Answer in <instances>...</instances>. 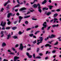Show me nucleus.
<instances>
[{
  "label": "nucleus",
  "mask_w": 61,
  "mask_h": 61,
  "mask_svg": "<svg viewBox=\"0 0 61 61\" xmlns=\"http://www.w3.org/2000/svg\"><path fill=\"white\" fill-rule=\"evenodd\" d=\"M40 40H37V41L38 42H39V41H40L41 42H42V41H43V37H40Z\"/></svg>",
  "instance_id": "obj_4"
},
{
  "label": "nucleus",
  "mask_w": 61,
  "mask_h": 61,
  "mask_svg": "<svg viewBox=\"0 0 61 61\" xmlns=\"http://www.w3.org/2000/svg\"><path fill=\"white\" fill-rule=\"evenodd\" d=\"M8 4V3L6 2L4 4V6H6V5H7Z\"/></svg>",
  "instance_id": "obj_42"
},
{
  "label": "nucleus",
  "mask_w": 61,
  "mask_h": 61,
  "mask_svg": "<svg viewBox=\"0 0 61 61\" xmlns=\"http://www.w3.org/2000/svg\"><path fill=\"white\" fill-rule=\"evenodd\" d=\"M35 2L36 1H34L33 2H31V5H33V4L34 3H35Z\"/></svg>",
  "instance_id": "obj_47"
},
{
  "label": "nucleus",
  "mask_w": 61,
  "mask_h": 61,
  "mask_svg": "<svg viewBox=\"0 0 61 61\" xmlns=\"http://www.w3.org/2000/svg\"><path fill=\"white\" fill-rule=\"evenodd\" d=\"M48 6L49 7V9L50 10L51 9H52V7H53V6L51 5H49Z\"/></svg>",
  "instance_id": "obj_22"
},
{
  "label": "nucleus",
  "mask_w": 61,
  "mask_h": 61,
  "mask_svg": "<svg viewBox=\"0 0 61 61\" xmlns=\"http://www.w3.org/2000/svg\"><path fill=\"white\" fill-rule=\"evenodd\" d=\"M26 10V8H25V7H23L20 9L19 10V11H23V10Z\"/></svg>",
  "instance_id": "obj_8"
},
{
  "label": "nucleus",
  "mask_w": 61,
  "mask_h": 61,
  "mask_svg": "<svg viewBox=\"0 0 61 61\" xmlns=\"http://www.w3.org/2000/svg\"><path fill=\"white\" fill-rule=\"evenodd\" d=\"M47 53L48 54H49L50 53V52H48V51H47L46 52V55Z\"/></svg>",
  "instance_id": "obj_30"
},
{
  "label": "nucleus",
  "mask_w": 61,
  "mask_h": 61,
  "mask_svg": "<svg viewBox=\"0 0 61 61\" xmlns=\"http://www.w3.org/2000/svg\"><path fill=\"white\" fill-rule=\"evenodd\" d=\"M12 49V50H13V51H15V48H14L13 47H12V48H11Z\"/></svg>",
  "instance_id": "obj_48"
},
{
  "label": "nucleus",
  "mask_w": 61,
  "mask_h": 61,
  "mask_svg": "<svg viewBox=\"0 0 61 61\" xmlns=\"http://www.w3.org/2000/svg\"><path fill=\"white\" fill-rule=\"evenodd\" d=\"M16 15H19V13L18 12L16 14Z\"/></svg>",
  "instance_id": "obj_61"
},
{
  "label": "nucleus",
  "mask_w": 61,
  "mask_h": 61,
  "mask_svg": "<svg viewBox=\"0 0 61 61\" xmlns=\"http://www.w3.org/2000/svg\"><path fill=\"white\" fill-rule=\"evenodd\" d=\"M33 7L34 8H36L37 7V5L36 4H34L33 5Z\"/></svg>",
  "instance_id": "obj_17"
},
{
  "label": "nucleus",
  "mask_w": 61,
  "mask_h": 61,
  "mask_svg": "<svg viewBox=\"0 0 61 61\" xmlns=\"http://www.w3.org/2000/svg\"><path fill=\"white\" fill-rule=\"evenodd\" d=\"M56 36V35L52 34L51 36H49V37L50 38H52L54 37H55Z\"/></svg>",
  "instance_id": "obj_3"
},
{
  "label": "nucleus",
  "mask_w": 61,
  "mask_h": 61,
  "mask_svg": "<svg viewBox=\"0 0 61 61\" xmlns=\"http://www.w3.org/2000/svg\"><path fill=\"white\" fill-rule=\"evenodd\" d=\"M17 21H16L14 22V24H16V23H17Z\"/></svg>",
  "instance_id": "obj_56"
},
{
  "label": "nucleus",
  "mask_w": 61,
  "mask_h": 61,
  "mask_svg": "<svg viewBox=\"0 0 61 61\" xmlns=\"http://www.w3.org/2000/svg\"><path fill=\"white\" fill-rule=\"evenodd\" d=\"M56 56V55L55 56H53V58H55V57Z\"/></svg>",
  "instance_id": "obj_63"
},
{
  "label": "nucleus",
  "mask_w": 61,
  "mask_h": 61,
  "mask_svg": "<svg viewBox=\"0 0 61 61\" xmlns=\"http://www.w3.org/2000/svg\"><path fill=\"white\" fill-rule=\"evenodd\" d=\"M38 27V25H36L35 27V28H37Z\"/></svg>",
  "instance_id": "obj_57"
},
{
  "label": "nucleus",
  "mask_w": 61,
  "mask_h": 61,
  "mask_svg": "<svg viewBox=\"0 0 61 61\" xmlns=\"http://www.w3.org/2000/svg\"><path fill=\"white\" fill-rule=\"evenodd\" d=\"M37 5V6H38V7H39L40 6V4H38Z\"/></svg>",
  "instance_id": "obj_50"
},
{
  "label": "nucleus",
  "mask_w": 61,
  "mask_h": 61,
  "mask_svg": "<svg viewBox=\"0 0 61 61\" xmlns=\"http://www.w3.org/2000/svg\"><path fill=\"white\" fill-rule=\"evenodd\" d=\"M51 27V26L48 27L47 29V30H49V29H50V27Z\"/></svg>",
  "instance_id": "obj_34"
},
{
  "label": "nucleus",
  "mask_w": 61,
  "mask_h": 61,
  "mask_svg": "<svg viewBox=\"0 0 61 61\" xmlns=\"http://www.w3.org/2000/svg\"><path fill=\"white\" fill-rule=\"evenodd\" d=\"M25 23L26 24H28V22L27 21H26L25 22Z\"/></svg>",
  "instance_id": "obj_37"
},
{
  "label": "nucleus",
  "mask_w": 61,
  "mask_h": 61,
  "mask_svg": "<svg viewBox=\"0 0 61 61\" xmlns=\"http://www.w3.org/2000/svg\"><path fill=\"white\" fill-rule=\"evenodd\" d=\"M36 43V40H35L33 42V44H35V43Z\"/></svg>",
  "instance_id": "obj_35"
},
{
  "label": "nucleus",
  "mask_w": 61,
  "mask_h": 61,
  "mask_svg": "<svg viewBox=\"0 0 61 61\" xmlns=\"http://www.w3.org/2000/svg\"><path fill=\"white\" fill-rule=\"evenodd\" d=\"M5 24H6V23H5V22H4L3 23V21H2L0 25H1L2 26L4 27L5 26Z\"/></svg>",
  "instance_id": "obj_2"
},
{
  "label": "nucleus",
  "mask_w": 61,
  "mask_h": 61,
  "mask_svg": "<svg viewBox=\"0 0 61 61\" xmlns=\"http://www.w3.org/2000/svg\"><path fill=\"white\" fill-rule=\"evenodd\" d=\"M19 18L21 20L23 18V17H21V16H20L19 17Z\"/></svg>",
  "instance_id": "obj_29"
},
{
  "label": "nucleus",
  "mask_w": 61,
  "mask_h": 61,
  "mask_svg": "<svg viewBox=\"0 0 61 61\" xmlns=\"http://www.w3.org/2000/svg\"><path fill=\"white\" fill-rule=\"evenodd\" d=\"M46 22H44V23L43 24V25L44 26V28H46Z\"/></svg>",
  "instance_id": "obj_6"
},
{
  "label": "nucleus",
  "mask_w": 61,
  "mask_h": 61,
  "mask_svg": "<svg viewBox=\"0 0 61 61\" xmlns=\"http://www.w3.org/2000/svg\"><path fill=\"white\" fill-rule=\"evenodd\" d=\"M29 36L30 37H32V36H33L34 34H30L29 35Z\"/></svg>",
  "instance_id": "obj_23"
},
{
  "label": "nucleus",
  "mask_w": 61,
  "mask_h": 61,
  "mask_svg": "<svg viewBox=\"0 0 61 61\" xmlns=\"http://www.w3.org/2000/svg\"><path fill=\"white\" fill-rule=\"evenodd\" d=\"M17 28V27H14L13 28H12V30H15V29H16Z\"/></svg>",
  "instance_id": "obj_18"
},
{
  "label": "nucleus",
  "mask_w": 61,
  "mask_h": 61,
  "mask_svg": "<svg viewBox=\"0 0 61 61\" xmlns=\"http://www.w3.org/2000/svg\"><path fill=\"white\" fill-rule=\"evenodd\" d=\"M55 10H51V12H55Z\"/></svg>",
  "instance_id": "obj_64"
},
{
  "label": "nucleus",
  "mask_w": 61,
  "mask_h": 61,
  "mask_svg": "<svg viewBox=\"0 0 61 61\" xmlns=\"http://www.w3.org/2000/svg\"><path fill=\"white\" fill-rule=\"evenodd\" d=\"M51 14V12H48L46 13V15H49Z\"/></svg>",
  "instance_id": "obj_15"
},
{
  "label": "nucleus",
  "mask_w": 61,
  "mask_h": 61,
  "mask_svg": "<svg viewBox=\"0 0 61 61\" xmlns=\"http://www.w3.org/2000/svg\"><path fill=\"white\" fill-rule=\"evenodd\" d=\"M54 21H53V23H55V22H56V21H58V20L55 17L54 18Z\"/></svg>",
  "instance_id": "obj_10"
},
{
  "label": "nucleus",
  "mask_w": 61,
  "mask_h": 61,
  "mask_svg": "<svg viewBox=\"0 0 61 61\" xmlns=\"http://www.w3.org/2000/svg\"><path fill=\"white\" fill-rule=\"evenodd\" d=\"M42 42H41V41H40V42H38V43H37V45H39L40 43H41Z\"/></svg>",
  "instance_id": "obj_54"
},
{
  "label": "nucleus",
  "mask_w": 61,
  "mask_h": 61,
  "mask_svg": "<svg viewBox=\"0 0 61 61\" xmlns=\"http://www.w3.org/2000/svg\"><path fill=\"white\" fill-rule=\"evenodd\" d=\"M45 7V8H43V10H48V8H47V9Z\"/></svg>",
  "instance_id": "obj_31"
},
{
  "label": "nucleus",
  "mask_w": 61,
  "mask_h": 61,
  "mask_svg": "<svg viewBox=\"0 0 61 61\" xmlns=\"http://www.w3.org/2000/svg\"><path fill=\"white\" fill-rule=\"evenodd\" d=\"M59 26V25L57 24L56 25H52V27H57Z\"/></svg>",
  "instance_id": "obj_9"
},
{
  "label": "nucleus",
  "mask_w": 61,
  "mask_h": 61,
  "mask_svg": "<svg viewBox=\"0 0 61 61\" xmlns=\"http://www.w3.org/2000/svg\"><path fill=\"white\" fill-rule=\"evenodd\" d=\"M41 58V57L40 56H37L36 57V58H38L39 59H40V58Z\"/></svg>",
  "instance_id": "obj_36"
},
{
  "label": "nucleus",
  "mask_w": 61,
  "mask_h": 61,
  "mask_svg": "<svg viewBox=\"0 0 61 61\" xmlns=\"http://www.w3.org/2000/svg\"><path fill=\"white\" fill-rule=\"evenodd\" d=\"M3 10H4V8H2L1 9V10H0V12H3Z\"/></svg>",
  "instance_id": "obj_32"
},
{
  "label": "nucleus",
  "mask_w": 61,
  "mask_h": 61,
  "mask_svg": "<svg viewBox=\"0 0 61 61\" xmlns=\"http://www.w3.org/2000/svg\"><path fill=\"white\" fill-rule=\"evenodd\" d=\"M58 15V14L57 13H55L54 15V17H56Z\"/></svg>",
  "instance_id": "obj_21"
},
{
  "label": "nucleus",
  "mask_w": 61,
  "mask_h": 61,
  "mask_svg": "<svg viewBox=\"0 0 61 61\" xmlns=\"http://www.w3.org/2000/svg\"><path fill=\"white\" fill-rule=\"evenodd\" d=\"M23 48H24V46H23V44L21 43L20 45V47L19 48V50H23Z\"/></svg>",
  "instance_id": "obj_1"
},
{
  "label": "nucleus",
  "mask_w": 61,
  "mask_h": 61,
  "mask_svg": "<svg viewBox=\"0 0 61 61\" xmlns=\"http://www.w3.org/2000/svg\"><path fill=\"white\" fill-rule=\"evenodd\" d=\"M56 52V51L55 50H54L52 51V53H55Z\"/></svg>",
  "instance_id": "obj_33"
},
{
  "label": "nucleus",
  "mask_w": 61,
  "mask_h": 61,
  "mask_svg": "<svg viewBox=\"0 0 61 61\" xmlns=\"http://www.w3.org/2000/svg\"><path fill=\"white\" fill-rule=\"evenodd\" d=\"M10 55H15V53H13L12 52H11V53H10Z\"/></svg>",
  "instance_id": "obj_38"
},
{
  "label": "nucleus",
  "mask_w": 61,
  "mask_h": 61,
  "mask_svg": "<svg viewBox=\"0 0 61 61\" xmlns=\"http://www.w3.org/2000/svg\"><path fill=\"white\" fill-rule=\"evenodd\" d=\"M35 18V17H33V18H32L31 19L32 20H35V21H36V20H37V19L36 18Z\"/></svg>",
  "instance_id": "obj_12"
},
{
  "label": "nucleus",
  "mask_w": 61,
  "mask_h": 61,
  "mask_svg": "<svg viewBox=\"0 0 61 61\" xmlns=\"http://www.w3.org/2000/svg\"><path fill=\"white\" fill-rule=\"evenodd\" d=\"M58 44V41H56V43H55V44H54V45H57Z\"/></svg>",
  "instance_id": "obj_25"
},
{
  "label": "nucleus",
  "mask_w": 61,
  "mask_h": 61,
  "mask_svg": "<svg viewBox=\"0 0 61 61\" xmlns=\"http://www.w3.org/2000/svg\"><path fill=\"white\" fill-rule=\"evenodd\" d=\"M33 58H35V54H33Z\"/></svg>",
  "instance_id": "obj_55"
},
{
  "label": "nucleus",
  "mask_w": 61,
  "mask_h": 61,
  "mask_svg": "<svg viewBox=\"0 0 61 61\" xmlns=\"http://www.w3.org/2000/svg\"><path fill=\"white\" fill-rule=\"evenodd\" d=\"M30 50H31V48H28L27 49V50H28V51Z\"/></svg>",
  "instance_id": "obj_58"
},
{
  "label": "nucleus",
  "mask_w": 61,
  "mask_h": 61,
  "mask_svg": "<svg viewBox=\"0 0 61 61\" xmlns=\"http://www.w3.org/2000/svg\"><path fill=\"white\" fill-rule=\"evenodd\" d=\"M30 17V15H28L24 17V18H28V17Z\"/></svg>",
  "instance_id": "obj_16"
},
{
  "label": "nucleus",
  "mask_w": 61,
  "mask_h": 61,
  "mask_svg": "<svg viewBox=\"0 0 61 61\" xmlns=\"http://www.w3.org/2000/svg\"><path fill=\"white\" fill-rule=\"evenodd\" d=\"M18 46H19V45L18 44H17L15 45V47H17Z\"/></svg>",
  "instance_id": "obj_53"
},
{
  "label": "nucleus",
  "mask_w": 61,
  "mask_h": 61,
  "mask_svg": "<svg viewBox=\"0 0 61 61\" xmlns=\"http://www.w3.org/2000/svg\"><path fill=\"white\" fill-rule=\"evenodd\" d=\"M39 32H40V30H38L35 33V35H36L37 33H39Z\"/></svg>",
  "instance_id": "obj_24"
},
{
  "label": "nucleus",
  "mask_w": 61,
  "mask_h": 61,
  "mask_svg": "<svg viewBox=\"0 0 61 61\" xmlns=\"http://www.w3.org/2000/svg\"><path fill=\"white\" fill-rule=\"evenodd\" d=\"M10 21H9L7 23V24H8V25H10Z\"/></svg>",
  "instance_id": "obj_51"
},
{
  "label": "nucleus",
  "mask_w": 61,
  "mask_h": 61,
  "mask_svg": "<svg viewBox=\"0 0 61 61\" xmlns=\"http://www.w3.org/2000/svg\"><path fill=\"white\" fill-rule=\"evenodd\" d=\"M56 11H57V12H59V11H60V9H58L56 10Z\"/></svg>",
  "instance_id": "obj_45"
},
{
  "label": "nucleus",
  "mask_w": 61,
  "mask_h": 61,
  "mask_svg": "<svg viewBox=\"0 0 61 61\" xmlns=\"http://www.w3.org/2000/svg\"><path fill=\"white\" fill-rule=\"evenodd\" d=\"M38 11H39L40 13H41L42 12V10L41 9H38Z\"/></svg>",
  "instance_id": "obj_26"
},
{
  "label": "nucleus",
  "mask_w": 61,
  "mask_h": 61,
  "mask_svg": "<svg viewBox=\"0 0 61 61\" xmlns=\"http://www.w3.org/2000/svg\"><path fill=\"white\" fill-rule=\"evenodd\" d=\"M6 8H8L9 9V8H9V5H8L7 6V7Z\"/></svg>",
  "instance_id": "obj_40"
},
{
  "label": "nucleus",
  "mask_w": 61,
  "mask_h": 61,
  "mask_svg": "<svg viewBox=\"0 0 61 61\" xmlns=\"http://www.w3.org/2000/svg\"><path fill=\"white\" fill-rule=\"evenodd\" d=\"M4 31H2L1 32V34H2V35H4V34H4Z\"/></svg>",
  "instance_id": "obj_41"
},
{
  "label": "nucleus",
  "mask_w": 61,
  "mask_h": 61,
  "mask_svg": "<svg viewBox=\"0 0 61 61\" xmlns=\"http://www.w3.org/2000/svg\"><path fill=\"white\" fill-rule=\"evenodd\" d=\"M18 58H19V57H17L16 56H15L14 58V61H16V60H17V59H18Z\"/></svg>",
  "instance_id": "obj_7"
},
{
  "label": "nucleus",
  "mask_w": 61,
  "mask_h": 61,
  "mask_svg": "<svg viewBox=\"0 0 61 61\" xmlns=\"http://www.w3.org/2000/svg\"><path fill=\"white\" fill-rule=\"evenodd\" d=\"M39 48H37V50L36 51L37 52H38L39 51Z\"/></svg>",
  "instance_id": "obj_49"
},
{
  "label": "nucleus",
  "mask_w": 61,
  "mask_h": 61,
  "mask_svg": "<svg viewBox=\"0 0 61 61\" xmlns=\"http://www.w3.org/2000/svg\"><path fill=\"white\" fill-rule=\"evenodd\" d=\"M6 43L5 42H3L2 45V46L3 47H4V46H6Z\"/></svg>",
  "instance_id": "obj_11"
},
{
  "label": "nucleus",
  "mask_w": 61,
  "mask_h": 61,
  "mask_svg": "<svg viewBox=\"0 0 61 61\" xmlns=\"http://www.w3.org/2000/svg\"><path fill=\"white\" fill-rule=\"evenodd\" d=\"M10 28V27H7L6 28V29H9Z\"/></svg>",
  "instance_id": "obj_52"
},
{
  "label": "nucleus",
  "mask_w": 61,
  "mask_h": 61,
  "mask_svg": "<svg viewBox=\"0 0 61 61\" xmlns=\"http://www.w3.org/2000/svg\"><path fill=\"white\" fill-rule=\"evenodd\" d=\"M46 3V0H45L42 3V5H44V4H45Z\"/></svg>",
  "instance_id": "obj_13"
},
{
  "label": "nucleus",
  "mask_w": 61,
  "mask_h": 61,
  "mask_svg": "<svg viewBox=\"0 0 61 61\" xmlns=\"http://www.w3.org/2000/svg\"><path fill=\"white\" fill-rule=\"evenodd\" d=\"M10 15L13 16V14L12 13H8L7 15V17L8 18H9L10 16Z\"/></svg>",
  "instance_id": "obj_5"
},
{
  "label": "nucleus",
  "mask_w": 61,
  "mask_h": 61,
  "mask_svg": "<svg viewBox=\"0 0 61 61\" xmlns=\"http://www.w3.org/2000/svg\"><path fill=\"white\" fill-rule=\"evenodd\" d=\"M28 56L29 58H32V56L31 55H29Z\"/></svg>",
  "instance_id": "obj_44"
},
{
  "label": "nucleus",
  "mask_w": 61,
  "mask_h": 61,
  "mask_svg": "<svg viewBox=\"0 0 61 61\" xmlns=\"http://www.w3.org/2000/svg\"><path fill=\"white\" fill-rule=\"evenodd\" d=\"M20 6V5H18L16 6H15L14 7H19Z\"/></svg>",
  "instance_id": "obj_39"
},
{
  "label": "nucleus",
  "mask_w": 61,
  "mask_h": 61,
  "mask_svg": "<svg viewBox=\"0 0 61 61\" xmlns=\"http://www.w3.org/2000/svg\"><path fill=\"white\" fill-rule=\"evenodd\" d=\"M31 28H28L26 29V31H29V30H31Z\"/></svg>",
  "instance_id": "obj_28"
},
{
  "label": "nucleus",
  "mask_w": 61,
  "mask_h": 61,
  "mask_svg": "<svg viewBox=\"0 0 61 61\" xmlns=\"http://www.w3.org/2000/svg\"><path fill=\"white\" fill-rule=\"evenodd\" d=\"M7 36L8 37L7 38V39H9V38H10V35H8Z\"/></svg>",
  "instance_id": "obj_19"
},
{
  "label": "nucleus",
  "mask_w": 61,
  "mask_h": 61,
  "mask_svg": "<svg viewBox=\"0 0 61 61\" xmlns=\"http://www.w3.org/2000/svg\"><path fill=\"white\" fill-rule=\"evenodd\" d=\"M26 55L27 56H29V54L28 52H27L26 53Z\"/></svg>",
  "instance_id": "obj_43"
},
{
  "label": "nucleus",
  "mask_w": 61,
  "mask_h": 61,
  "mask_svg": "<svg viewBox=\"0 0 61 61\" xmlns=\"http://www.w3.org/2000/svg\"><path fill=\"white\" fill-rule=\"evenodd\" d=\"M51 45H49V44H47L45 46L46 47L47 46H49V47H51Z\"/></svg>",
  "instance_id": "obj_14"
},
{
  "label": "nucleus",
  "mask_w": 61,
  "mask_h": 61,
  "mask_svg": "<svg viewBox=\"0 0 61 61\" xmlns=\"http://www.w3.org/2000/svg\"><path fill=\"white\" fill-rule=\"evenodd\" d=\"M41 8L40 7V6H39V7H38V9H41Z\"/></svg>",
  "instance_id": "obj_60"
},
{
  "label": "nucleus",
  "mask_w": 61,
  "mask_h": 61,
  "mask_svg": "<svg viewBox=\"0 0 61 61\" xmlns=\"http://www.w3.org/2000/svg\"><path fill=\"white\" fill-rule=\"evenodd\" d=\"M13 38H14V39H16L18 38V37L16 36H13Z\"/></svg>",
  "instance_id": "obj_20"
},
{
  "label": "nucleus",
  "mask_w": 61,
  "mask_h": 61,
  "mask_svg": "<svg viewBox=\"0 0 61 61\" xmlns=\"http://www.w3.org/2000/svg\"><path fill=\"white\" fill-rule=\"evenodd\" d=\"M19 35H21V34H23V32H21V31H20L19 33Z\"/></svg>",
  "instance_id": "obj_27"
},
{
  "label": "nucleus",
  "mask_w": 61,
  "mask_h": 61,
  "mask_svg": "<svg viewBox=\"0 0 61 61\" xmlns=\"http://www.w3.org/2000/svg\"><path fill=\"white\" fill-rule=\"evenodd\" d=\"M8 4L9 3H10V1L9 0H8V1L6 2Z\"/></svg>",
  "instance_id": "obj_46"
},
{
  "label": "nucleus",
  "mask_w": 61,
  "mask_h": 61,
  "mask_svg": "<svg viewBox=\"0 0 61 61\" xmlns=\"http://www.w3.org/2000/svg\"><path fill=\"white\" fill-rule=\"evenodd\" d=\"M17 2L18 3V4H19V0H17Z\"/></svg>",
  "instance_id": "obj_59"
},
{
  "label": "nucleus",
  "mask_w": 61,
  "mask_h": 61,
  "mask_svg": "<svg viewBox=\"0 0 61 61\" xmlns=\"http://www.w3.org/2000/svg\"><path fill=\"white\" fill-rule=\"evenodd\" d=\"M5 28L4 27L2 28V30H5Z\"/></svg>",
  "instance_id": "obj_62"
}]
</instances>
